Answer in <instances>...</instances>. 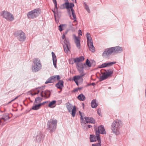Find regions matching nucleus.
I'll list each match as a JSON object with an SVG mask.
<instances>
[{
	"label": "nucleus",
	"mask_w": 146,
	"mask_h": 146,
	"mask_svg": "<svg viewBox=\"0 0 146 146\" xmlns=\"http://www.w3.org/2000/svg\"><path fill=\"white\" fill-rule=\"evenodd\" d=\"M45 85L42 86L40 87H38L35 89H33L32 90L33 91H35V90H36L37 91V92L38 90L39 91V92H41L42 91H43V90L45 89Z\"/></svg>",
	"instance_id": "nucleus-26"
},
{
	"label": "nucleus",
	"mask_w": 146,
	"mask_h": 146,
	"mask_svg": "<svg viewBox=\"0 0 146 146\" xmlns=\"http://www.w3.org/2000/svg\"><path fill=\"white\" fill-rule=\"evenodd\" d=\"M84 118L85 119L86 122V123L95 124L96 123L95 120L93 117H85Z\"/></svg>",
	"instance_id": "nucleus-16"
},
{
	"label": "nucleus",
	"mask_w": 146,
	"mask_h": 146,
	"mask_svg": "<svg viewBox=\"0 0 146 146\" xmlns=\"http://www.w3.org/2000/svg\"><path fill=\"white\" fill-rule=\"evenodd\" d=\"M2 120V119H1V118H0V125H1L2 126H3L5 124L4 123V122Z\"/></svg>",
	"instance_id": "nucleus-57"
},
{
	"label": "nucleus",
	"mask_w": 146,
	"mask_h": 146,
	"mask_svg": "<svg viewBox=\"0 0 146 146\" xmlns=\"http://www.w3.org/2000/svg\"><path fill=\"white\" fill-rule=\"evenodd\" d=\"M64 82L62 80H60L56 84L55 86L57 89L62 90L64 87Z\"/></svg>",
	"instance_id": "nucleus-15"
},
{
	"label": "nucleus",
	"mask_w": 146,
	"mask_h": 146,
	"mask_svg": "<svg viewBox=\"0 0 146 146\" xmlns=\"http://www.w3.org/2000/svg\"><path fill=\"white\" fill-rule=\"evenodd\" d=\"M49 102V101H46L42 103H40L39 104L40 106V107L42 105L45 104Z\"/></svg>",
	"instance_id": "nucleus-50"
},
{
	"label": "nucleus",
	"mask_w": 146,
	"mask_h": 146,
	"mask_svg": "<svg viewBox=\"0 0 146 146\" xmlns=\"http://www.w3.org/2000/svg\"><path fill=\"white\" fill-rule=\"evenodd\" d=\"M31 93H30V94L32 96H34L35 95H36V94H38L39 93V91H38V92H35V93H32L31 92Z\"/></svg>",
	"instance_id": "nucleus-56"
},
{
	"label": "nucleus",
	"mask_w": 146,
	"mask_h": 146,
	"mask_svg": "<svg viewBox=\"0 0 146 146\" xmlns=\"http://www.w3.org/2000/svg\"><path fill=\"white\" fill-rule=\"evenodd\" d=\"M98 130L100 131V134L102 135L106 134V133L103 125H101L98 127Z\"/></svg>",
	"instance_id": "nucleus-18"
},
{
	"label": "nucleus",
	"mask_w": 146,
	"mask_h": 146,
	"mask_svg": "<svg viewBox=\"0 0 146 146\" xmlns=\"http://www.w3.org/2000/svg\"><path fill=\"white\" fill-rule=\"evenodd\" d=\"M90 139L91 142H96L97 141V140L95 138V136L94 134H91L90 135Z\"/></svg>",
	"instance_id": "nucleus-29"
},
{
	"label": "nucleus",
	"mask_w": 146,
	"mask_h": 146,
	"mask_svg": "<svg viewBox=\"0 0 146 146\" xmlns=\"http://www.w3.org/2000/svg\"><path fill=\"white\" fill-rule=\"evenodd\" d=\"M62 38L64 40V44H63L64 51L66 53L68 52L70 48V44L69 40L67 38H66V35L63 34L62 36Z\"/></svg>",
	"instance_id": "nucleus-5"
},
{
	"label": "nucleus",
	"mask_w": 146,
	"mask_h": 146,
	"mask_svg": "<svg viewBox=\"0 0 146 146\" xmlns=\"http://www.w3.org/2000/svg\"><path fill=\"white\" fill-rule=\"evenodd\" d=\"M64 1H65V3H66V4L69 6H71L72 7H72V6L73 7V6H74V5L73 3H69L68 0H64Z\"/></svg>",
	"instance_id": "nucleus-39"
},
{
	"label": "nucleus",
	"mask_w": 146,
	"mask_h": 146,
	"mask_svg": "<svg viewBox=\"0 0 146 146\" xmlns=\"http://www.w3.org/2000/svg\"><path fill=\"white\" fill-rule=\"evenodd\" d=\"M73 36L75 39V42L76 44L77 47L79 49L80 48V38L79 36H77L75 34L73 35Z\"/></svg>",
	"instance_id": "nucleus-13"
},
{
	"label": "nucleus",
	"mask_w": 146,
	"mask_h": 146,
	"mask_svg": "<svg viewBox=\"0 0 146 146\" xmlns=\"http://www.w3.org/2000/svg\"><path fill=\"white\" fill-rule=\"evenodd\" d=\"M53 65L54 67L56 68H57L56 63L57 60H52Z\"/></svg>",
	"instance_id": "nucleus-54"
},
{
	"label": "nucleus",
	"mask_w": 146,
	"mask_h": 146,
	"mask_svg": "<svg viewBox=\"0 0 146 146\" xmlns=\"http://www.w3.org/2000/svg\"><path fill=\"white\" fill-rule=\"evenodd\" d=\"M35 102L34 103L33 105L32 106L31 108V110H37L40 108L39 104H35Z\"/></svg>",
	"instance_id": "nucleus-28"
},
{
	"label": "nucleus",
	"mask_w": 146,
	"mask_h": 146,
	"mask_svg": "<svg viewBox=\"0 0 146 146\" xmlns=\"http://www.w3.org/2000/svg\"><path fill=\"white\" fill-rule=\"evenodd\" d=\"M69 104L67 106H66V108L68 110V112H70L71 111V110L72 109V105L70 104L69 103Z\"/></svg>",
	"instance_id": "nucleus-41"
},
{
	"label": "nucleus",
	"mask_w": 146,
	"mask_h": 146,
	"mask_svg": "<svg viewBox=\"0 0 146 146\" xmlns=\"http://www.w3.org/2000/svg\"><path fill=\"white\" fill-rule=\"evenodd\" d=\"M66 25V24H62L58 26V28L60 32H61L64 30L63 27Z\"/></svg>",
	"instance_id": "nucleus-40"
},
{
	"label": "nucleus",
	"mask_w": 146,
	"mask_h": 146,
	"mask_svg": "<svg viewBox=\"0 0 146 146\" xmlns=\"http://www.w3.org/2000/svg\"><path fill=\"white\" fill-rule=\"evenodd\" d=\"M1 15L7 20L11 21L14 19L13 15L10 12L5 11H2L1 13Z\"/></svg>",
	"instance_id": "nucleus-6"
},
{
	"label": "nucleus",
	"mask_w": 146,
	"mask_h": 146,
	"mask_svg": "<svg viewBox=\"0 0 146 146\" xmlns=\"http://www.w3.org/2000/svg\"><path fill=\"white\" fill-rule=\"evenodd\" d=\"M57 120L55 119L53 120L50 119L47 123V129L49 130L50 133H52L54 132L56 128Z\"/></svg>",
	"instance_id": "nucleus-2"
},
{
	"label": "nucleus",
	"mask_w": 146,
	"mask_h": 146,
	"mask_svg": "<svg viewBox=\"0 0 146 146\" xmlns=\"http://www.w3.org/2000/svg\"><path fill=\"white\" fill-rule=\"evenodd\" d=\"M82 64L85 68L87 67L90 68L91 67L90 61L88 58H87L86 59L85 62L84 63H82Z\"/></svg>",
	"instance_id": "nucleus-21"
},
{
	"label": "nucleus",
	"mask_w": 146,
	"mask_h": 146,
	"mask_svg": "<svg viewBox=\"0 0 146 146\" xmlns=\"http://www.w3.org/2000/svg\"><path fill=\"white\" fill-rule=\"evenodd\" d=\"M54 76H52L50 77L45 82V84H47L48 83H53L55 81Z\"/></svg>",
	"instance_id": "nucleus-19"
},
{
	"label": "nucleus",
	"mask_w": 146,
	"mask_h": 146,
	"mask_svg": "<svg viewBox=\"0 0 146 146\" xmlns=\"http://www.w3.org/2000/svg\"><path fill=\"white\" fill-rule=\"evenodd\" d=\"M76 68L77 69L79 73H84V69L85 68L82 64V63H80L79 64H77V66H76Z\"/></svg>",
	"instance_id": "nucleus-14"
},
{
	"label": "nucleus",
	"mask_w": 146,
	"mask_h": 146,
	"mask_svg": "<svg viewBox=\"0 0 146 146\" xmlns=\"http://www.w3.org/2000/svg\"><path fill=\"white\" fill-rule=\"evenodd\" d=\"M74 82L76 83V84L77 86H78L79 85V82L78 81H76V82L75 81Z\"/></svg>",
	"instance_id": "nucleus-63"
},
{
	"label": "nucleus",
	"mask_w": 146,
	"mask_h": 146,
	"mask_svg": "<svg viewBox=\"0 0 146 146\" xmlns=\"http://www.w3.org/2000/svg\"><path fill=\"white\" fill-rule=\"evenodd\" d=\"M96 84L95 82H93L91 83V85H92L94 86H95Z\"/></svg>",
	"instance_id": "nucleus-62"
},
{
	"label": "nucleus",
	"mask_w": 146,
	"mask_h": 146,
	"mask_svg": "<svg viewBox=\"0 0 146 146\" xmlns=\"http://www.w3.org/2000/svg\"><path fill=\"white\" fill-rule=\"evenodd\" d=\"M88 45L90 50L91 52H94L95 51V49L93 45V42H90V44Z\"/></svg>",
	"instance_id": "nucleus-24"
},
{
	"label": "nucleus",
	"mask_w": 146,
	"mask_h": 146,
	"mask_svg": "<svg viewBox=\"0 0 146 146\" xmlns=\"http://www.w3.org/2000/svg\"><path fill=\"white\" fill-rule=\"evenodd\" d=\"M96 99H94L92 101L91 104L92 108H95L98 106V104L96 102Z\"/></svg>",
	"instance_id": "nucleus-25"
},
{
	"label": "nucleus",
	"mask_w": 146,
	"mask_h": 146,
	"mask_svg": "<svg viewBox=\"0 0 146 146\" xmlns=\"http://www.w3.org/2000/svg\"><path fill=\"white\" fill-rule=\"evenodd\" d=\"M113 52L115 53H120L123 51V48L119 46L113 47Z\"/></svg>",
	"instance_id": "nucleus-17"
},
{
	"label": "nucleus",
	"mask_w": 146,
	"mask_h": 146,
	"mask_svg": "<svg viewBox=\"0 0 146 146\" xmlns=\"http://www.w3.org/2000/svg\"><path fill=\"white\" fill-rule=\"evenodd\" d=\"M97 112L99 116H102V115L101 114V109L100 108H99L97 109Z\"/></svg>",
	"instance_id": "nucleus-51"
},
{
	"label": "nucleus",
	"mask_w": 146,
	"mask_h": 146,
	"mask_svg": "<svg viewBox=\"0 0 146 146\" xmlns=\"http://www.w3.org/2000/svg\"><path fill=\"white\" fill-rule=\"evenodd\" d=\"M101 141L98 142V143H96L95 144H92V146H102L101 145Z\"/></svg>",
	"instance_id": "nucleus-47"
},
{
	"label": "nucleus",
	"mask_w": 146,
	"mask_h": 146,
	"mask_svg": "<svg viewBox=\"0 0 146 146\" xmlns=\"http://www.w3.org/2000/svg\"><path fill=\"white\" fill-rule=\"evenodd\" d=\"M55 80H57L58 81L61 78L60 76L59 75H54Z\"/></svg>",
	"instance_id": "nucleus-46"
},
{
	"label": "nucleus",
	"mask_w": 146,
	"mask_h": 146,
	"mask_svg": "<svg viewBox=\"0 0 146 146\" xmlns=\"http://www.w3.org/2000/svg\"><path fill=\"white\" fill-rule=\"evenodd\" d=\"M76 108L75 106H73V109L72 110L71 115L73 117H74L75 116L76 112Z\"/></svg>",
	"instance_id": "nucleus-30"
},
{
	"label": "nucleus",
	"mask_w": 146,
	"mask_h": 146,
	"mask_svg": "<svg viewBox=\"0 0 146 146\" xmlns=\"http://www.w3.org/2000/svg\"><path fill=\"white\" fill-rule=\"evenodd\" d=\"M69 6L66 3H64L61 5L60 8L62 9H68L69 8Z\"/></svg>",
	"instance_id": "nucleus-36"
},
{
	"label": "nucleus",
	"mask_w": 146,
	"mask_h": 146,
	"mask_svg": "<svg viewBox=\"0 0 146 146\" xmlns=\"http://www.w3.org/2000/svg\"><path fill=\"white\" fill-rule=\"evenodd\" d=\"M51 94V91L48 90H46L44 91H42L40 93V96L44 98L45 99L49 98Z\"/></svg>",
	"instance_id": "nucleus-8"
},
{
	"label": "nucleus",
	"mask_w": 146,
	"mask_h": 146,
	"mask_svg": "<svg viewBox=\"0 0 146 146\" xmlns=\"http://www.w3.org/2000/svg\"><path fill=\"white\" fill-rule=\"evenodd\" d=\"M86 127H88V128H90L92 127V126L90 125H89V124L87 125H87H86Z\"/></svg>",
	"instance_id": "nucleus-59"
},
{
	"label": "nucleus",
	"mask_w": 146,
	"mask_h": 146,
	"mask_svg": "<svg viewBox=\"0 0 146 146\" xmlns=\"http://www.w3.org/2000/svg\"><path fill=\"white\" fill-rule=\"evenodd\" d=\"M81 80L79 75H76L72 77V80L74 82L78 81V80Z\"/></svg>",
	"instance_id": "nucleus-37"
},
{
	"label": "nucleus",
	"mask_w": 146,
	"mask_h": 146,
	"mask_svg": "<svg viewBox=\"0 0 146 146\" xmlns=\"http://www.w3.org/2000/svg\"><path fill=\"white\" fill-rule=\"evenodd\" d=\"M43 98L40 97L38 96L35 98V103H38V102H40L43 100Z\"/></svg>",
	"instance_id": "nucleus-35"
},
{
	"label": "nucleus",
	"mask_w": 146,
	"mask_h": 146,
	"mask_svg": "<svg viewBox=\"0 0 146 146\" xmlns=\"http://www.w3.org/2000/svg\"><path fill=\"white\" fill-rule=\"evenodd\" d=\"M71 12L72 13V15L73 18V19L74 20V22L76 21V14L75 13L74 11L73 8H71Z\"/></svg>",
	"instance_id": "nucleus-31"
},
{
	"label": "nucleus",
	"mask_w": 146,
	"mask_h": 146,
	"mask_svg": "<svg viewBox=\"0 0 146 146\" xmlns=\"http://www.w3.org/2000/svg\"><path fill=\"white\" fill-rule=\"evenodd\" d=\"M54 6H55V8H57V2L56 0H52Z\"/></svg>",
	"instance_id": "nucleus-55"
},
{
	"label": "nucleus",
	"mask_w": 146,
	"mask_h": 146,
	"mask_svg": "<svg viewBox=\"0 0 146 146\" xmlns=\"http://www.w3.org/2000/svg\"><path fill=\"white\" fill-rule=\"evenodd\" d=\"M86 37L87 39V45L90 44V42H93L92 37H91L90 33H87L86 34Z\"/></svg>",
	"instance_id": "nucleus-20"
},
{
	"label": "nucleus",
	"mask_w": 146,
	"mask_h": 146,
	"mask_svg": "<svg viewBox=\"0 0 146 146\" xmlns=\"http://www.w3.org/2000/svg\"><path fill=\"white\" fill-rule=\"evenodd\" d=\"M36 142L40 143L44 137V135L40 131H38L36 134H35Z\"/></svg>",
	"instance_id": "nucleus-9"
},
{
	"label": "nucleus",
	"mask_w": 146,
	"mask_h": 146,
	"mask_svg": "<svg viewBox=\"0 0 146 146\" xmlns=\"http://www.w3.org/2000/svg\"><path fill=\"white\" fill-rule=\"evenodd\" d=\"M102 75V76H101L99 78V81L100 82H101L108 78L104 73H103Z\"/></svg>",
	"instance_id": "nucleus-34"
},
{
	"label": "nucleus",
	"mask_w": 146,
	"mask_h": 146,
	"mask_svg": "<svg viewBox=\"0 0 146 146\" xmlns=\"http://www.w3.org/2000/svg\"><path fill=\"white\" fill-rule=\"evenodd\" d=\"M42 65L40 60L38 58H35L33 60L32 65V71L33 72H36L40 70L41 68Z\"/></svg>",
	"instance_id": "nucleus-3"
},
{
	"label": "nucleus",
	"mask_w": 146,
	"mask_h": 146,
	"mask_svg": "<svg viewBox=\"0 0 146 146\" xmlns=\"http://www.w3.org/2000/svg\"><path fill=\"white\" fill-rule=\"evenodd\" d=\"M78 91V88H75L74 89V90L73 91V92H76Z\"/></svg>",
	"instance_id": "nucleus-60"
},
{
	"label": "nucleus",
	"mask_w": 146,
	"mask_h": 146,
	"mask_svg": "<svg viewBox=\"0 0 146 146\" xmlns=\"http://www.w3.org/2000/svg\"><path fill=\"white\" fill-rule=\"evenodd\" d=\"M113 52V47H110L105 49L103 52L102 56H108L110 55L111 53Z\"/></svg>",
	"instance_id": "nucleus-12"
},
{
	"label": "nucleus",
	"mask_w": 146,
	"mask_h": 146,
	"mask_svg": "<svg viewBox=\"0 0 146 146\" xmlns=\"http://www.w3.org/2000/svg\"><path fill=\"white\" fill-rule=\"evenodd\" d=\"M72 58L74 64L75 63L76 64V66H77V64H80V62H82L85 59L84 57L83 56H81L75 58Z\"/></svg>",
	"instance_id": "nucleus-10"
},
{
	"label": "nucleus",
	"mask_w": 146,
	"mask_h": 146,
	"mask_svg": "<svg viewBox=\"0 0 146 146\" xmlns=\"http://www.w3.org/2000/svg\"><path fill=\"white\" fill-rule=\"evenodd\" d=\"M78 34L81 36L82 35V31L80 29L78 31Z\"/></svg>",
	"instance_id": "nucleus-58"
},
{
	"label": "nucleus",
	"mask_w": 146,
	"mask_h": 146,
	"mask_svg": "<svg viewBox=\"0 0 146 146\" xmlns=\"http://www.w3.org/2000/svg\"><path fill=\"white\" fill-rule=\"evenodd\" d=\"M110 70H107L104 74L107 78L109 77H111L112 76L113 72L112 71H110Z\"/></svg>",
	"instance_id": "nucleus-23"
},
{
	"label": "nucleus",
	"mask_w": 146,
	"mask_h": 146,
	"mask_svg": "<svg viewBox=\"0 0 146 146\" xmlns=\"http://www.w3.org/2000/svg\"><path fill=\"white\" fill-rule=\"evenodd\" d=\"M58 8L57 7V8H55V6H54V7L53 9L52 10V11L54 13V16L55 18L56 17V14L57 15H58Z\"/></svg>",
	"instance_id": "nucleus-33"
},
{
	"label": "nucleus",
	"mask_w": 146,
	"mask_h": 146,
	"mask_svg": "<svg viewBox=\"0 0 146 146\" xmlns=\"http://www.w3.org/2000/svg\"><path fill=\"white\" fill-rule=\"evenodd\" d=\"M77 99L80 101H83L86 99L85 96L83 94H79L77 97Z\"/></svg>",
	"instance_id": "nucleus-27"
},
{
	"label": "nucleus",
	"mask_w": 146,
	"mask_h": 146,
	"mask_svg": "<svg viewBox=\"0 0 146 146\" xmlns=\"http://www.w3.org/2000/svg\"><path fill=\"white\" fill-rule=\"evenodd\" d=\"M69 6V8L68 9H66L67 10V11L68 13H71V8H73V7L74 6H73V7L72 6V7H72L70 5Z\"/></svg>",
	"instance_id": "nucleus-53"
},
{
	"label": "nucleus",
	"mask_w": 146,
	"mask_h": 146,
	"mask_svg": "<svg viewBox=\"0 0 146 146\" xmlns=\"http://www.w3.org/2000/svg\"><path fill=\"white\" fill-rule=\"evenodd\" d=\"M14 35L20 41L23 42L26 38L25 33L21 30H19L14 33Z\"/></svg>",
	"instance_id": "nucleus-7"
},
{
	"label": "nucleus",
	"mask_w": 146,
	"mask_h": 146,
	"mask_svg": "<svg viewBox=\"0 0 146 146\" xmlns=\"http://www.w3.org/2000/svg\"><path fill=\"white\" fill-rule=\"evenodd\" d=\"M84 8L89 13H90V11L89 8V7L88 5L86 3V2H84Z\"/></svg>",
	"instance_id": "nucleus-38"
},
{
	"label": "nucleus",
	"mask_w": 146,
	"mask_h": 146,
	"mask_svg": "<svg viewBox=\"0 0 146 146\" xmlns=\"http://www.w3.org/2000/svg\"><path fill=\"white\" fill-rule=\"evenodd\" d=\"M80 73V75H79V77H80V78L81 79V83H82L83 81V79L82 78V77H83L86 74L84 73Z\"/></svg>",
	"instance_id": "nucleus-43"
},
{
	"label": "nucleus",
	"mask_w": 146,
	"mask_h": 146,
	"mask_svg": "<svg viewBox=\"0 0 146 146\" xmlns=\"http://www.w3.org/2000/svg\"><path fill=\"white\" fill-rule=\"evenodd\" d=\"M52 60H57V58H56V57L54 53L53 52H52Z\"/></svg>",
	"instance_id": "nucleus-44"
},
{
	"label": "nucleus",
	"mask_w": 146,
	"mask_h": 146,
	"mask_svg": "<svg viewBox=\"0 0 146 146\" xmlns=\"http://www.w3.org/2000/svg\"><path fill=\"white\" fill-rule=\"evenodd\" d=\"M95 138L97 139L98 142L101 141V137L100 135H96L95 136Z\"/></svg>",
	"instance_id": "nucleus-49"
},
{
	"label": "nucleus",
	"mask_w": 146,
	"mask_h": 146,
	"mask_svg": "<svg viewBox=\"0 0 146 146\" xmlns=\"http://www.w3.org/2000/svg\"><path fill=\"white\" fill-rule=\"evenodd\" d=\"M31 110V109L30 110H27L25 111V112L26 113H28V112H29Z\"/></svg>",
	"instance_id": "nucleus-64"
},
{
	"label": "nucleus",
	"mask_w": 146,
	"mask_h": 146,
	"mask_svg": "<svg viewBox=\"0 0 146 146\" xmlns=\"http://www.w3.org/2000/svg\"><path fill=\"white\" fill-rule=\"evenodd\" d=\"M41 12L40 8H36L29 12L27 13V16L29 19H33L38 16Z\"/></svg>",
	"instance_id": "nucleus-4"
},
{
	"label": "nucleus",
	"mask_w": 146,
	"mask_h": 146,
	"mask_svg": "<svg viewBox=\"0 0 146 146\" xmlns=\"http://www.w3.org/2000/svg\"><path fill=\"white\" fill-rule=\"evenodd\" d=\"M91 66L94 67L96 65V62L95 60H91Z\"/></svg>",
	"instance_id": "nucleus-45"
},
{
	"label": "nucleus",
	"mask_w": 146,
	"mask_h": 146,
	"mask_svg": "<svg viewBox=\"0 0 146 146\" xmlns=\"http://www.w3.org/2000/svg\"><path fill=\"white\" fill-rule=\"evenodd\" d=\"M1 119L3 120V122H5L10 118L8 115H4L2 117H1Z\"/></svg>",
	"instance_id": "nucleus-32"
},
{
	"label": "nucleus",
	"mask_w": 146,
	"mask_h": 146,
	"mask_svg": "<svg viewBox=\"0 0 146 146\" xmlns=\"http://www.w3.org/2000/svg\"><path fill=\"white\" fill-rule=\"evenodd\" d=\"M68 61L70 64L73 65L74 64L72 58H70L69 59Z\"/></svg>",
	"instance_id": "nucleus-52"
},
{
	"label": "nucleus",
	"mask_w": 146,
	"mask_h": 146,
	"mask_svg": "<svg viewBox=\"0 0 146 146\" xmlns=\"http://www.w3.org/2000/svg\"><path fill=\"white\" fill-rule=\"evenodd\" d=\"M48 104V106L50 108H53L55 107L56 106V101L55 100H53L50 102Z\"/></svg>",
	"instance_id": "nucleus-22"
},
{
	"label": "nucleus",
	"mask_w": 146,
	"mask_h": 146,
	"mask_svg": "<svg viewBox=\"0 0 146 146\" xmlns=\"http://www.w3.org/2000/svg\"><path fill=\"white\" fill-rule=\"evenodd\" d=\"M68 31V30H67L63 33V34H64L65 35H66Z\"/></svg>",
	"instance_id": "nucleus-61"
},
{
	"label": "nucleus",
	"mask_w": 146,
	"mask_h": 146,
	"mask_svg": "<svg viewBox=\"0 0 146 146\" xmlns=\"http://www.w3.org/2000/svg\"><path fill=\"white\" fill-rule=\"evenodd\" d=\"M79 114L80 115V120H81L82 121L81 122V123H82V122L84 120V119L83 117L82 116V112H81L80 111H79Z\"/></svg>",
	"instance_id": "nucleus-48"
},
{
	"label": "nucleus",
	"mask_w": 146,
	"mask_h": 146,
	"mask_svg": "<svg viewBox=\"0 0 146 146\" xmlns=\"http://www.w3.org/2000/svg\"><path fill=\"white\" fill-rule=\"evenodd\" d=\"M116 62L115 61L109 62H106L98 66V68H104L106 67H110L112 66L113 64H115Z\"/></svg>",
	"instance_id": "nucleus-11"
},
{
	"label": "nucleus",
	"mask_w": 146,
	"mask_h": 146,
	"mask_svg": "<svg viewBox=\"0 0 146 146\" xmlns=\"http://www.w3.org/2000/svg\"><path fill=\"white\" fill-rule=\"evenodd\" d=\"M94 128L95 132L96 135H100V131L99 130H98L97 128L95 127Z\"/></svg>",
	"instance_id": "nucleus-42"
},
{
	"label": "nucleus",
	"mask_w": 146,
	"mask_h": 146,
	"mask_svg": "<svg viewBox=\"0 0 146 146\" xmlns=\"http://www.w3.org/2000/svg\"><path fill=\"white\" fill-rule=\"evenodd\" d=\"M122 123L121 121L117 120L114 121L111 124V129L113 133L116 135L120 134L119 129L121 127Z\"/></svg>",
	"instance_id": "nucleus-1"
}]
</instances>
